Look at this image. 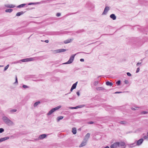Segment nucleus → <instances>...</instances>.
<instances>
[{"label":"nucleus","instance_id":"obj_52","mask_svg":"<svg viewBox=\"0 0 148 148\" xmlns=\"http://www.w3.org/2000/svg\"><path fill=\"white\" fill-rule=\"evenodd\" d=\"M147 137H148L147 136H144V138L145 139H146L147 138Z\"/></svg>","mask_w":148,"mask_h":148},{"label":"nucleus","instance_id":"obj_12","mask_svg":"<svg viewBox=\"0 0 148 148\" xmlns=\"http://www.w3.org/2000/svg\"><path fill=\"white\" fill-rule=\"evenodd\" d=\"M96 89L97 91H103L106 90L105 89L102 87H97Z\"/></svg>","mask_w":148,"mask_h":148},{"label":"nucleus","instance_id":"obj_24","mask_svg":"<svg viewBox=\"0 0 148 148\" xmlns=\"http://www.w3.org/2000/svg\"><path fill=\"white\" fill-rule=\"evenodd\" d=\"M106 84L107 86H112L113 84L112 82L108 81L106 82Z\"/></svg>","mask_w":148,"mask_h":148},{"label":"nucleus","instance_id":"obj_44","mask_svg":"<svg viewBox=\"0 0 148 148\" xmlns=\"http://www.w3.org/2000/svg\"><path fill=\"white\" fill-rule=\"evenodd\" d=\"M127 75L129 76H130L131 75V74L130 73L127 72Z\"/></svg>","mask_w":148,"mask_h":148},{"label":"nucleus","instance_id":"obj_15","mask_svg":"<svg viewBox=\"0 0 148 148\" xmlns=\"http://www.w3.org/2000/svg\"><path fill=\"white\" fill-rule=\"evenodd\" d=\"M110 17L111 18H112L113 20H115L116 19V16L114 14H112L110 16Z\"/></svg>","mask_w":148,"mask_h":148},{"label":"nucleus","instance_id":"obj_1","mask_svg":"<svg viewBox=\"0 0 148 148\" xmlns=\"http://www.w3.org/2000/svg\"><path fill=\"white\" fill-rule=\"evenodd\" d=\"M2 119L4 122L9 126H11L14 125L13 122L5 116H3Z\"/></svg>","mask_w":148,"mask_h":148},{"label":"nucleus","instance_id":"obj_17","mask_svg":"<svg viewBox=\"0 0 148 148\" xmlns=\"http://www.w3.org/2000/svg\"><path fill=\"white\" fill-rule=\"evenodd\" d=\"M23 12V11H21L19 12H18L16 14V16H19L20 15L23 14L24 12Z\"/></svg>","mask_w":148,"mask_h":148},{"label":"nucleus","instance_id":"obj_45","mask_svg":"<svg viewBox=\"0 0 148 148\" xmlns=\"http://www.w3.org/2000/svg\"><path fill=\"white\" fill-rule=\"evenodd\" d=\"M139 70H140L139 68V67L137 69V70H136V73H137L139 71Z\"/></svg>","mask_w":148,"mask_h":148},{"label":"nucleus","instance_id":"obj_50","mask_svg":"<svg viewBox=\"0 0 148 148\" xmlns=\"http://www.w3.org/2000/svg\"><path fill=\"white\" fill-rule=\"evenodd\" d=\"M80 60L81 62H84V59H81Z\"/></svg>","mask_w":148,"mask_h":148},{"label":"nucleus","instance_id":"obj_55","mask_svg":"<svg viewBox=\"0 0 148 148\" xmlns=\"http://www.w3.org/2000/svg\"><path fill=\"white\" fill-rule=\"evenodd\" d=\"M132 131H129V132H127L126 133V134H128V133H132Z\"/></svg>","mask_w":148,"mask_h":148},{"label":"nucleus","instance_id":"obj_36","mask_svg":"<svg viewBox=\"0 0 148 148\" xmlns=\"http://www.w3.org/2000/svg\"><path fill=\"white\" fill-rule=\"evenodd\" d=\"M69 108L71 109H76L78 108L77 106L75 107H70Z\"/></svg>","mask_w":148,"mask_h":148},{"label":"nucleus","instance_id":"obj_60","mask_svg":"<svg viewBox=\"0 0 148 148\" xmlns=\"http://www.w3.org/2000/svg\"><path fill=\"white\" fill-rule=\"evenodd\" d=\"M135 107V108H139V107H136V106H135V107Z\"/></svg>","mask_w":148,"mask_h":148},{"label":"nucleus","instance_id":"obj_13","mask_svg":"<svg viewBox=\"0 0 148 148\" xmlns=\"http://www.w3.org/2000/svg\"><path fill=\"white\" fill-rule=\"evenodd\" d=\"M73 40V39H67V40H64V42L65 44H67L71 42Z\"/></svg>","mask_w":148,"mask_h":148},{"label":"nucleus","instance_id":"obj_57","mask_svg":"<svg viewBox=\"0 0 148 148\" xmlns=\"http://www.w3.org/2000/svg\"><path fill=\"white\" fill-rule=\"evenodd\" d=\"M103 148H109L108 146H107L106 147Z\"/></svg>","mask_w":148,"mask_h":148},{"label":"nucleus","instance_id":"obj_43","mask_svg":"<svg viewBox=\"0 0 148 148\" xmlns=\"http://www.w3.org/2000/svg\"><path fill=\"white\" fill-rule=\"evenodd\" d=\"M75 13H69V14H67L66 15V16H69V15H71V14H75Z\"/></svg>","mask_w":148,"mask_h":148},{"label":"nucleus","instance_id":"obj_37","mask_svg":"<svg viewBox=\"0 0 148 148\" xmlns=\"http://www.w3.org/2000/svg\"><path fill=\"white\" fill-rule=\"evenodd\" d=\"M74 89L72 87H71V90H70V92L68 93H67V94H65V95H67L68 94H70L71 93V92Z\"/></svg>","mask_w":148,"mask_h":148},{"label":"nucleus","instance_id":"obj_30","mask_svg":"<svg viewBox=\"0 0 148 148\" xmlns=\"http://www.w3.org/2000/svg\"><path fill=\"white\" fill-rule=\"evenodd\" d=\"M85 106L84 105H82L77 106L78 108H80L83 107Z\"/></svg>","mask_w":148,"mask_h":148},{"label":"nucleus","instance_id":"obj_6","mask_svg":"<svg viewBox=\"0 0 148 148\" xmlns=\"http://www.w3.org/2000/svg\"><path fill=\"white\" fill-rule=\"evenodd\" d=\"M66 49H58L54 51L55 53H57L64 52L66 51Z\"/></svg>","mask_w":148,"mask_h":148},{"label":"nucleus","instance_id":"obj_23","mask_svg":"<svg viewBox=\"0 0 148 148\" xmlns=\"http://www.w3.org/2000/svg\"><path fill=\"white\" fill-rule=\"evenodd\" d=\"M13 11V10L11 9H6L5 10V12H11Z\"/></svg>","mask_w":148,"mask_h":148},{"label":"nucleus","instance_id":"obj_47","mask_svg":"<svg viewBox=\"0 0 148 148\" xmlns=\"http://www.w3.org/2000/svg\"><path fill=\"white\" fill-rule=\"evenodd\" d=\"M122 92H116L114 93L115 94L121 93H122Z\"/></svg>","mask_w":148,"mask_h":148},{"label":"nucleus","instance_id":"obj_4","mask_svg":"<svg viewBox=\"0 0 148 148\" xmlns=\"http://www.w3.org/2000/svg\"><path fill=\"white\" fill-rule=\"evenodd\" d=\"M47 135L45 134H42L40 135L38 137V138L34 139L35 140H42L45 138L47 136Z\"/></svg>","mask_w":148,"mask_h":148},{"label":"nucleus","instance_id":"obj_53","mask_svg":"<svg viewBox=\"0 0 148 148\" xmlns=\"http://www.w3.org/2000/svg\"><path fill=\"white\" fill-rule=\"evenodd\" d=\"M45 42L46 43H48L49 42V40H46L45 41Z\"/></svg>","mask_w":148,"mask_h":148},{"label":"nucleus","instance_id":"obj_3","mask_svg":"<svg viewBox=\"0 0 148 148\" xmlns=\"http://www.w3.org/2000/svg\"><path fill=\"white\" fill-rule=\"evenodd\" d=\"M76 55V54H75L72 55L69 60L67 62L64 63V64H70L71 63L73 62L75 56Z\"/></svg>","mask_w":148,"mask_h":148},{"label":"nucleus","instance_id":"obj_62","mask_svg":"<svg viewBox=\"0 0 148 148\" xmlns=\"http://www.w3.org/2000/svg\"><path fill=\"white\" fill-rule=\"evenodd\" d=\"M3 66L0 65V67H2V66Z\"/></svg>","mask_w":148,"mask_h":148},{"label":"nucleus","instance_id":"obj_14","mask_svg":"<svg viewBox=\"0 0 148 148\" xmlns=\"http://www.w3.org/2000/svg\"><path fill=\"white\" fill-rule=\"evenodd\" d=\"M125 143L124 142L120 141L119 142V147L124 146L125 145Z\"/></svg>","mask_w":148,"mask_h":148},{"label":"nucleus","instance_id":"obj_49","mask_svg":"<svg viewBox=\"0 0 148 148\" xmlns=\"http://www.w3.org/2000/svg\"><path fill=\"white\" fill-rule=\"evenodd\" d=\"M76 93H77V95H78V96H79V95H80V93H79V91L77 92H76Z\"/></svg>","mask_w":148,"mask_h":148},{"label":"nucleus","instance_id":"obj_27","mask_svg":"<svg viewBox=\"0 0 148 148\" xmlns=\"http://www.w3.org/2000/svg\"><path fill=\"white\" fill-rule=\"evenodd\" d=\"M135 145H135V143H133L132 144H131L130 145H129L128 146H129V147L132 148L134 147L135 146Z\"/></svg>","mask_w":148,"mask_h":148},{"label":"nucleus","instance_id":"obj_10","mask_svg":"<svg viewBox=\"0 0 148 148\" xmlns=\"http://www.w3.org/2000/svg\"><path fill=\"white\" fill-rule=\"evenodd\" d=\"M5 6L8 8H14L15 7V6L13 4H6L5 5Z\"/></svg>","mask_w":148,"mask_h":148},{"label":"nucleus","instance_id":"obj_38","mask_svg":"<svg viewBox=\"0 0 148 148\" xmlns=\"http://www.w3.org/2000/svg\"><path fill=\"white\" fill-rule=\"evenodd\" d=\"M23 87L24 88H28L29 86H28L26 85H23Z\"/></svg>","mask_w":148,"mask_h":148},{"label":"nucleus","instance_id":"obj_22","mask_svg":"<svg viewBox=\"0 0 148 148\" xmlns=\"http://www.w3.org/2000/svg\"><path fill=\"white\" fill-rule=\"evenodd\" d=\"M40 103V102L39 101H38L36 102L34 104V105H33L34 107H36L37 106V105L38 104H39Z\"/></svg>","mask_w":148,"mask_h":148},{"label":"nucleus","instance_id":"obj_25","mask_svg":"<svg viewBox=\"0 0 148 148\" xmlns=\"http://www.w3.org/2000/svg\"><path fill=\"white\" fill-rule=\"evenodd\" d=\"M113 144L115 148L117 147H119V142H116L114 143Z\"/></svg>","mask_w":148,"mask_h":148},{"label":"nucleus","instance_id":"obj_11","mask_svg":"<svg viewBox=\"0 0 148 148\" xmlns=\"http://www.w3.org/2000/svg\"><path fill=\"white\" fill-rule=\"evenodd\" d=\"M9 138L8 137H5L0 138V143L6 140Z\"/></svg>","mask_w":148,"mask_h":148},{"label":"nucleus","instance_id":"obj_51","mask_svg":"<svg viewBox=\"0 0 148 148\" xmlns=\"http://www.w3.org/2000/svg\"><path fill=\"white\" fill-rule=\"evenodd\" d=\"M131 109L133 110H135L136 109L133 107L131 108Z\"/></svg>","mask_w":148,"mask_h":148},{"label":"nucleus","instance_id":"obj_42","mask_svg":"<svg viewBox=\"0 0 148 148\" xmlns=\"http://www.w3.org/2000/svg\"><path fill=\"white\" fill-rule=\"evenodd\" d=\"M94 123V122L93 121H90V122H88L87 123L88 124H93V123Z\"/></svg>","mask_w":148,"mask_h":148},{"label":"nucleus","instance_id":"obj_26","mask_svg":"<svg viewBox=\"0 0 148 148\" xmlns=\"http://www.w3.org/2000/svg\"><path fill=\"white\" fill-rule=\"evenodd\" d=\"M120 123L121 124L125 125L127 123V122L125 121H121L120 122Z\"/></svg>","mask_w":148,"mask_h":148},{"label":"nucleus","instance_id":"obj_32","mask_svg":"<svg viewBox=\"0 0 148 148\" xmlns=\"http://www.w3.org/2000/svg\"><path fill=\"white\" fill-rule=\"evenodd\" d=\"M16 111H17V110L16 109H13V110H10V111L11 113H13L14 112H16Z\"/></svg>","mask_w":148,"mask_h":148},{"label":"nucleus","instance_id":"obj_39","mask_svg":"<svg viewBox=\"0 0 148 148\" xmlns=\"http://www.w3.org/2000/svg\"><path fill=\"white\" fill-rule=\"evenodd\" d=\"M77 130H72V132L73 134H75L77 133Z\"/></svg>","mask_w":148,"mask_h":148},{"label":"nucleus","instance_id":"obj_21","mask_svg":"<svg viewBox=\"0 0 148 148\" xmlns=\"http://www.w3.org/2000/svg\"><path fill=\"white\" fill-rule=\"evenodd\" d=\"M26 5V4H25V3L22 4H21L20 5H18L17 6V8H23V7H24Z\"/></svg>","mask_w":148,"mask_h":148},{"label":"nucleus","instance_id":"obj_33","mask_svg":"<svg viewBox=\"0 0 148 148\" xmlns=\"http://www.w3.org/2000/svg\"><path fill=\"white\" fill-rule=\"evenodd\" d=\"M148 112L147 111H143L141 112L142 114H147Z\"/></svg>","mask_w":148,"mask_h":148},{"label":"nucleus","instance_id":"obj_31","mask_svg":"<svg viewBox=\"0 0 148 148\" xmlns=\"http://www.w3.org/2000/svg\"><path fill=\"white\" fill-rule=\"evenodd\" d=\"M98 82H99L98 81H95L93 83L94 85L95 86H96L97 85V84H98Z\"/></svg>","mask_w":148,"mask_h":148},{"label":"nucleus","instance_id":"obj_8","mask_svg":"<svg viewBox=\"0 0 148 148\" xmlns=\"http://www.w3.org/2000/svg\"><path fill=\"white\" fill-rule=\"evenodd\" d=\"M109 10L110 8L109 7L106 6L104 8V10L102 14H106Z\"/></svg>","mask_w":148,"mask_h":148},{"label":"nucleus","instance_id":"obj_40","mask_svg":"<svg viewBox=\"0 0 148 148\" xmlns=\"http://www.w3.org/2000/svg\"><path fill=\"white\" fill-rule=\"evenodd\" d=\"M60 15H61V13H58L56 14V16L58 17L60 16Z\"/></svg>","mask_w":148,"mask_h":148},{"label":"nucleus","instance_id":"obj_56","mask_svg":"<svg viewBox=\"0 0 148 148\" xmlns=\"http://www.w3.org/2000/svg\"><path fill=\"white\" fill-rule=\"evenodd\" d=\"M72 130H76V128L75 127H73L72 128Z\"/></svg>","mask_w":148,"mask_h":148},{"label":"nucleus","instance_id":"obj_19","mask_svg":"<svg viewBox=\"0 0 148 148\" xmlns=\"http://www.w3.org/2000/svg\"><path fill=\"white\" fill-rule=\"evenodd\" d=\"M63 116H60L57 117V122H59L60 120L62 119L63 118Z\"/></svg>","mask_w":148,"mask_h":148},{"label":"nucleus","instance_id":"obj_54","mask_svg":"<svg viewBox=\"0 0 148 148\" xmlns=\"http://www.w3.org/2000/svg\"><path fill=\"white\" fill-rule=\"evenodd\" d=\"M4 130H0V133H2L4 132Z\"/></svg>","mask_w":148,"mask_h":148},{"label":"nucleus","instance_id":"obj_16","mask_svg":"<svg viewBox=\"0 0 148 148\" xmlns=\"http://www.w3.org/2000/svg\"><path fill=\"white\" fill-rule=\"evenodd\" d=\"M90 136V134L89 133H88L85 136V138L84 139H86L88 141V139L89 138Z\"/></svg>","mask_w":148,"mask_h":148},{"label":"nucleus","instance_id":"obj_34","mask_svg":"<svg viewBox=\"0 0 148 148\" xmlns=\"http://www.w3.org/2000/svg\"><path fill=\"white\" fill-rule=\"evenodd\" d=\"M84 32V30L83 29L77 31L76 33H80Z\"/></svg>","mask_w":148,"mask_h":148},{"label":"nucleus","instance_id":"obj_28","mask_svg":"<svg viewBox=\"0 0 148 148\" xmlns=\"http://www.w3.org/2000/svg\"><path fill=\"white\" fill-rule=\"evenodd\" d=\"M15 82L14 83V84H18V80H17V77L16 75L15 76Z\"/></svg>","mask_w":148,"mask_h":148},{"label":"nucleus","instance_id":"obj_2","mask_svg":"<svg viewBox=\"0 0 148 148\" xmlns=\"http://www.w3.org/2000/svg\"><path fill=\"white\" fill-rule=\"evenodd\" d=\"M61 107V106H59L55 108H53L51 109L47 114V115H49L53 113L54 112L56 111L59 110Z\"/></svg>","mask_w":148,"mask_h":148},{"label":"nucleus","instance_id":"obj_7","mask_svg":"<svg viewBox=\"0 0 148 148\" xmlns=\"http://www.w3.org/2000/svg\"><path fill=\"white\" fill-rule=\"evenodd\" d=\"M87 141V140L86 139H84L83 141L82 142V143L79 145V147H80L85 146L86 145Z\"/></svg>","mask_w":148,"mask_h":148},{"label":"nucleus","instance_id":"obj_63","mask_svg":"<svg viewBox=\"0 0 148 148\" xmlns=\"http://www.w3.org/2000/svg\"><path fill=\"white\" fill-rule=\"evenodd\" d=\"M147 136H148V132L147 133Z\"/></svg>","mask_w":148,"mask_h":148},{"label":"nucleus","instance_id":"obj_5","mask_svg":"<svg viewBox=\"0 0 148 148\" xmlns=\"http://www.w3.org/2000/svg\"><path fill=\"white\" fill-rule=\"evenodd\" d=\"M34 60V58H27L24 59H22L21 60L22 62H25L28 61H32Z\"/></svg>","mask_w":148,"mask_h":148},{"label":"nucleus","instance_id":"obj_9","mask_svg":"<svg viewBox=\"0 0 148 148\" xmlns=\"http://www.w3.org/2000/svg\"><path fill=\"white\" fill-rule=\"evenodd\" d=\"M143 139L142 138H141L138 140L137 142L136 145H140L143 143Z\"/></svg>","mask_w":148,"mask_h":148},{"label":"nucleus","instance_id":"obj_18","mask_svg":"<svg viewBox=\"0 0 148 148\" xmlns=\"http://www.w3.org/2000/svg\"><path fill=\"white\" fill-rule=\"evenodd\" d=\"M40 2H34V3H30L28 4V5H36L40 4Z\"/></svg>","mask_w":148,"mask_h":148},{"label":"nucleus","instance_id":"obj_29","mask_svg":"<svg viewBox=\"0 0 148 148\" xmlns=\"http://www.w3.org/2000/svg\"><path fill=\"white\" fill-rule=\"evenodd\" d=\"M9 65L8 64L6 66H5L4 69V71H5L6 70L8 69V68L9 67Z\"/></svg>","mask_w":148,"mask_h":148},{"label":"nucleus","instance_id":"obj_59","mask_svg":"<svg viewBox=\"0 0 148 148\" xmlns=\"http://www.w3.org/2000/svg\"><path fill=\"white\" fill-rule=\"evenodd\" d=\"M69 99H73V98H69Z\"/></svg>","mask_w":148,"mask_h":148},{"label":"nucleus","instance_id":"obj_35","mask_svg":"<svg viewBox=\"0 0 148 148\" xmlns=\"http://www.w3.org/2000/svg\"><path fill=\"white\" fill-rule=\"evenodd\" d=\"M121 82V81L119 80L117 81L116 82V83L117 85H120Z\"/></svg>","mask_w":148,"mask_h":148},{"label":"nucleus","instance_id":"obj_58","mask_svg":"<svg viewBox=\"0 0 148 148\" xmlns=\"http://www.w3.org/2000/svg\"><path fill=\"white\" fill-rule=\"evenodd\" d=\"M42 79H40L38 80V81H42Z\"/></svg>","mask_w":148,"mask_h":148},{"label":"nucleus","instance_id":"obj_46","mask_svg":"<svg viewBox=\"0 0 148 148\" xmlns=\"http://www.w3.org/2000/svg\"><path fill=\"white\" fill-rule=\"evenodd\" d=\"M124 82L125 84H127L128 83V82L127 80H125Z\"/></svg>","mask_w":148,"mask_h":148},{"label":"nucleus","instance_id":"obj_64","mask_svg":"<svg viewBox=\"0 0 148 148\" xmlns=\"http://www.w3.org/2000/svg\"><path fill=\"white\" fill-rule=\"evenodd\" d=\"M101 76H98V78L99 77H101Z\"/></svg>","mask_w":148,"mask_h":148},{"label":"nucleus","instance_id":"obj_20","mask_svg":"<svg viewBox=\"0 0 148 148\" xmlns=\"http://www.w3.org/2000/svg\"><path fill=\"white\" fill-rule=\"evenodd\" d=\"M77 82H75V83H74V84H73L72 85V86L71 87H72L73 88V89H74L75 88H76V86H77Z\"/></svg>","mask_w":148,"mask_h":148},{"label":"nucleus","instance_id":"obj_41","mask_svg":"<svg viewBox=\"0 0 148 148\" xmlns=\"http://www.w3.org/2000/svg\"><path fill=\"white\" fill-rule=\"evenodd\" d=\"M110 147L111 148H115V147L114 146V144H112L111 145Z\"/></svg>","mask_w":148,"mask_h":148},{"label":"nucleus","instance_id":"obj_48","mask_svg":"<svg viewBox=\"0 0 148 148\" xmlns=\"http://www.w3.org/2000/svg\"><path fill=\"white\" fill-rule=\"evenodd\" d=\"M141 63V62H138L136 64V66H138L139 64H140Z\"/></svg>","mask_w":148,"mask_h":148},{"label":"nucleus","instance_id":"obj_61","mask_svg":"<svg viewBox=\"0 0 148 148\" xmlns=\"http://www.w3.org/2000/svg\"><path fill=\"white\" fill-rule=\"evenodd\" d=\"M0 130H4L2 128H0Z\"/></svg>","mask_w":148,"mask_h":148}]
</instances>
